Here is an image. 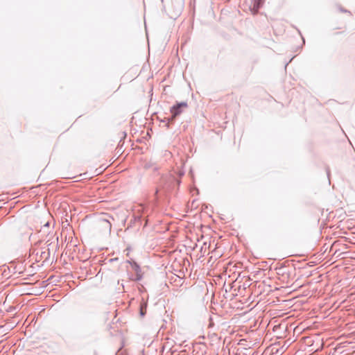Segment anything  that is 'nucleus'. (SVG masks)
<instances>
[{
	"label": "nucleus",
	"mask_w": 355,
	"mask_h": 355,
	"mask_svg": "<svg viewBox=\"0 0 355 355\" xmlns=\"http://www.w3.org/2000/svg\"><path fill=\"white\" fill-rule=\"evenodd\" d=\"M10 234L16 242L22 243L31 240L33 229L26 223L19 222L12 227Z\"/></svg>",
	"instance_id": "nucleus-1"
},
{
	"label": "nucleus",
	"mask_w": 355,
	"mask_h": 355,
	"mask_svg": "<svg viewBox=\"0 0 355 355\" xmlns=\"http://www.w3.org/2000/svg\"><path fill=\"white\" fill-rule=\"evenodd\" d=\"M50 257L49 249H42L36 247H32L29 250V257L35 262H40L42 260L46 261Z\"/></svg>",
	"instance_id": "nucleus-2"
},
{
	"label": "nucleus",
	"mask_w": 355,
	"mask_h": 355,
	"mask_svg": "<svg viewBox=\"0 0 355 355\" xmlns=\"http://www.w3.org/2000/svg\"><path fill=\"white\" fill-rule=\"evenodd\" d=\"M187 106L188 105L186 102H181L174 105L171 108L172 116L167 119L168 122L173 121L177 116L180 115L182 112V109L187 107Z\"/></svg>",
	"instance_id": "nucleus-3"
},
{
	"label": "nucleus",
	"mask_w": 355,
	"mask_h": 355,
	"mask_svg": "<svg viewBox=\"0 0 355 355\" xmlns=\"http://www.w3.org/2000/svg\"><path fill=\"white\" fill-rule=\"evenodd\" d=\"M111 220H114V218L108 214H105L99 220L102 227L106 230H108L110 232H111L112 229Z\"/></svg>",
	"instance_id": "nucleus-4"
},
{
	"label": "nucleus",
	"mask_w": 355,
	"mask_h": 355,
	"mask_svg": "<svg viewBox=\"0 0 355 355\" xmlns=\"http://www.w3.org/2000/svg\"><path fill=\"white\" fill-rule=\"evenodd\" d=\"M262 5V0H253V8L257 11Z\"/></svg>",
	"instance_id": "nucleus-5"
},
{
	"label": "nucleus",
	"mask_w": 355,
	"mask_h": 355,
	"mask_svg": "<svg viewBox=\"0 0 355 355\" xmlns=\"http://www.w3.org/2000/svg\"><path fill=\"white\" fill-rule=\"evenodd\" d=\"M15 272L18 273L19 275L24 272L23 266L21 263H19L15 267Z\"/></svg>",
	"instance_id": "nucleus-6"
},
{
	"label": "nucleus",
	"mask_w": 355,
	"mask_h": 355,
	"mask_svg": "<svg viewBox=\"0 0 355 355\" xmlns=\"http://www.w3.org/2000/svg\"><path fill=\"white\" fill-rule=\"evenodd\" d=\"M128 262L132 265L133 268L136 271H137V270H139L140 269L139 266L136 262L133 261L132 263H131L130 261H128Z\"/></svg>",
	"instance_id": "nucleus-7"
},
{
	"label": "nucleus",
	"mask_w": 355,
	"mask_h": 355,
	"mask_svg": "<svg viewBox=\"0 0 355 355\" xmlns=\"http://www.w3.org/2000/svg\"><path fill=\"white\" fill-rule=\"evenodd\" d=\"M141 217V216L139 214H137V215L135 214V216H134L135 222L140 221Z\"/></svg>",
	"instance_id": "nucleus-8"
},
{
	"label": "nucleus",
	"mask_w": 355,
	"mask_h": 355,
	"mask_svg": "<svg viewBox=\"0 0 355 355\" xmlns=\"http://www.w3.org/2000/svg\"><path fill=\"white\" fill-rule=\"evenodd\" d=\"M168 178L169 181H176L175 178L173 176L170 175ZM177 183L179 185L180 184V181L177 180Z\"/></svg>",
	"instance_id": "nucleus-9"
},
{
	"label": "nucleus",
	"mask_w": 355,
	"mask_h": 355,
	"mask_svg": "<svg viewBox=\"0 0 355 355\" xmlns=\"http://www.w3.org/2000/svg\"><path fill=\"white\" fill-rule=\"evenodd\" d=\"M137 211L138 212H140V211H143L144 210V207L141 205H139L137 207Z\"/></svg>",
	"instance_id": "nucleus-10"
},
{
	"label": "nucleus",
	"mask_w": 355,
	"mask_h": 355,
	"mask_svg": "<svg viewBox=\"0 0 355 355\" xmlns=\"http://www.w3.org/2000/svg\"><path fill=\"white\" fill-rule=\"evenodd\" d=\"M140 314L142 316L145 315V312L143 311V308L142 307H141V309H140Z\"/></svg>",
	"instance_id": "nucleus-11"
},
{
	"label": "nucleus",
	"mask_w": 355,
	"mask_h": 355,
	"mask_svg": "<svg viewBox=\"0 0 355 355\" xmlns=\"http://www.w3.org/2000/svg\"><path fill=\"white\" fill-rule=\"evenodd\" d=\"M45 226H49V223H46L45 224Z\"/></svg>",
	"instance_id": "nucleus-12"
},
{
	"label": "nucleus",
	"mask_w": 355,
	"mask_h": 355,
	"mask_svg": "<svg viewBox=\"0 0 355 355\" xmlns=\"http://www.w3.org/2000/svg\"><path fill=\"white\" fill-rule=\"evenodd\" d=\"M343 12H347L346 10H341Z\"/></svg>",
	"instance_id": "nucleus-13"
},
{
	"label": "nucleus",
	"mask_w": 355,
	"mask_h": 355,
	"mask_svg": "<svg viewBox=\"0 0 355 355\" xmlns=\"http://www.w3.org/2000/svg\"><path fill=\"white\" fill-rule=\"evenodd\" d=\"M327 175H328V176L329 175V171H327Z\"/></svg>",
	"instance_id": "nucleus-14"
}]
</instances>
